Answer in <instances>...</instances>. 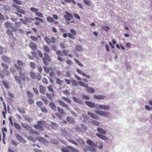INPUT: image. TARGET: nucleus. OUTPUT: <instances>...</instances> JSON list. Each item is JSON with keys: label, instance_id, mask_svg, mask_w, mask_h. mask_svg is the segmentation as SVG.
<instances>
[{"label": "nucleus", "instance_id": "f257e3e1", "mask_svg": "<svg viewBox=\"0 0 152 152\" xmlns=\"http://www.w3.org/2000/svg\"><path fill=\"white\" fill-rule=\"evenodd\" d=\"M14 66L19 71L20 76L17 75L14 76V78L18 84H21V80L23 81L26 80L29 81V78L28 77L26 72H22L21 67L18 66L16 64H15Z\"/></svg>", "mask_w": 152, "mask_h": 152}, {"label": "nucleus", "instance_id": "f03ea898", "mask_svg": "<svg viewBox=\"0 0 152 152\" xmlns=\"http://www.w3.org/2000/svg\"><path fill=\"white\" fill-rule=\"evenodd\" d=\"M87 143L90 146H87L86 148L87 150H88L92 152H94L96 151V149L94 148V147L96 145L92 141L88 140L86 141Z\"/></svg>", "mask_w": 152, "mask_h": 152}, {"label": "nucleus", "instance_id": "7ed1b4c3", "mask_svg": "<svg viewBox=\"0 0 152 152\" xmlns=\"http://www.w3.org/2000/svg\"><path fill=\"white\" fill-rule=\"evenodd\" d=\"M43 54L44 56L42 57L43 63L45 65H47L49 64V62L51 61V58L47 53H44Z\"/></svg>", "mask_w": 152, "mask_h": 152}, {"label": "nucleus", "instance_id": "20e7f679", "mask_svg": "<svg viewBox=\"0 0 152 152\" xmlns=\"http://www.w3.org/2000/svg\"><path fill=\"white\" fill-rule=\"evenodd\" d=\"M45 122L44 121H39L37 122V124L35 125L34 127L35 129L43 131L44 129L43 126L44 125Z\"/></svg>", "mask_w": 152, "mask_h": 152}, {"label": "nucleus", "instance_id": "39448f33", "mask_svg": "<svg viewBox=\"0 0 152 152\" xmlns=\"http://www.w3.org/2000/svg\"><path fill=\"white\" fill-rule=\"evenodd\" d=\"M30 75L31 77L33 79H35L37 78L38 80H40L41 79V75L40 73L38 74L37 75L35 73L32 71H31L30 72Z\"/></svg>", "mask_w": 152, "mask_h": 152}, {"label": "nucleus", "instance_id": "423d86ee", "mask_svg": "<svg viewBox=\"0 0 152 152\" xmlns=\"http://www.w3.org/2000/svg\"><path fill=\"white\" fill-rule=\"evenodd\" d=\"M65 13L66 15L64 16V17L67 21V23L68 24H70V22H69L71 20V19L73 18L72 15L70 13L65 11Z\"/></svg>", "mask_w": 152, "mask_h": 152}, {"label": "nucleus", "instance_id": "0eeeda50", "mask_svg": "<svg viewBox=\"0 0 152 152\" xmlns=\"http://www.w3.org/2000/svg\"><path fill=\"white\" fill-rule=\"evenodd\" d=\"M12 6L13 7L15 8L16 9L17 11L19 13L25 14L26 12L25 11L20 9V7L15 4H13Z\"/></svg>", "mask_w": 152, "mask_h": 152}, {"label": "nucleus", "instance_id": "6e6552de", "mask_svg": "<svg viewBox=\"0 0 152 152\" xmlns=\"http://www.w3.org/2000/svg\"><path fill=\"white\" fill-rule=\"evenodd\" d=\"M95 112L97 114L105 117H108L109 115V113L108 112L96 110H95Z\"/></svg>", "mask_w": 152, "mask_h": 152}, {"label": "nucleus", "instance_id": "1a4fd4ad", "mask_svg": "<svg viewBox=\"0 0 152 152\" xmlns=\"http://www.w3.org/2000/svg\"><path fill=\"white\" fill-rule=\"evenodd\" d=\"M96 109L99 110V109H102L104 110H108L110 108V107L108 105H101L97 106L96 107Z\"/></svg>", "mask_w": 152, "mask_h": 152}, {"label": "nucleus", "instance_id": "9d476101", "mask_svg": "<svg viewBox=\"0 0 152 152\" xmlns=\"http://www.w3.org/2000/svg\"><path fill=\"white\" fill-rule=\"evenodd\" d=\"M77 72L79 74L81 75H82L84 77H86V78L88 79H89L90 78V76L89 75L86 74L84 73H83L82 71L80 70L79 69H76Z\"/></svg>", "mask_w": 152, "mask_h": 152}, {"label": "nucleus", "instance_id": "9b49d317", "mask_svg": "<svg viewBox=\"0 0 152 152\" xmlns=\"http://www.w3.org/2000/svg\"><path fill=\"white\" fill-rule=\"evenodd\" d=\"M16 137L17 140L19 142L22 143H26V140L19 134H16Z\"/></svg>", "mask_w": 152, "mask_h": 152}, {"label": "nucleus", "instance_id": "f8f14e48", "mask_svg": "<svg viewBox=\"0 0 152 152\" xmlns=\"http://www.w3.org/2000/svg\"><path fill=\"white\" fill-rule=\"evenodd\" d=\"M29 46L31 49L34 50L37 49V45L33 42H30L29 44Z\"/></svg>", "mask_w": 152, "mask_h": 152}, {"label": "nucleus", "instance_id": "ddd939ff", "mask_svg": "<svg viewBox=\"0 0 152 152\" xmlns=\"http://www.w3.org/2000/svg\"><path fill=\"white\" fill-rule=\"evenodd\" d=\"M105 97L104 95H94L93 96V98L96 99H104Z\"/></svg>", "mask_w": 152, "mask_h": 152}, {"label": "nucleus", "instance_id": "4468645a", "mask_svg": "<svg viewBox=\"0 0 152 152\" xmlns=\"http://www.w3.org/2000/svg\"><path fill=\"white\" fill-rule=\"evenodd\" d=\"M85 103L87 105L91 107H95V104L93 102L89 101H86Z\"/></svg>", "mask_w": 152, "mask_h": 152}, {"label": "nucleus", "instance_id": "2eb2a0df", "mask_svg": "<svg viewBox=\"0 0 152 152\" xmlns=\"http://www.w3.org/2000/svg\"><path fill=\"white\" fill-rule=\"evenodd\" d=\"M96 134L97 136L103 140H106L108 139L107 137L102 134H100L98 133Z\"/></svg>", "mask_w": 152, "mask_h": 152}, {"label": "nucleus", "instance_id": "dca6fc26", "mask_svg": "<svg viewBox=\"0 0 152 152\" xmlns=\"http://www.w3.org/2000/svg\"><path fill=\"white\" fill-rule=\"evenodd\" d=\"M23 117L24 119L28 122H30L33 120V119L32 118H30L28 115H23Z\"/></svg>", "mask_w": 152, "mask_h": 152}, {"label": "nucleus", "instance_id": "f3484780", "mask_svg": "<svg viewBox=\"0 0 152 152\" xmlns=\"http://www.w3.org/2000/svg\"><path fill=\"white\" fill-rule=\"evenodd\" d=\"M39 91L40 93L43 94H44L46 90V88L42 85H40L39 86Z\"/></svg>", "mask_w": 152, "mask_h": 152}, {"label": "nucleus", "instance_id": "a211bd4d", "mask_svg": "<svg viewBox=\"0 0 152 152\" xmlns=\"http://www.w3.org/2000/svg\"><path fill=\"white\" fill-rule=\"evenodd\" d=\"M97 131L100 134L105 135L106 134V131L102 128L99 127L97 128Z\"/></svg>", "mask_w": 152, "mask_h": 152}, {"label": "nucleus", "instance_id": "6ab92c4d", "mask_svg": "<svg viewBox=\"0 0 152 152\" xmlns=\"http://www.w3.org/2000/svg\"><path fill=\"white\" fill-rule=\"evenodd\" d=\"M2 83L5 86L6 88L8 89H9V82L6 80H3L2 81Z\"/></svg>", "mask_w": 152, "mask_h": 152}, {"label": "nucleus", "instance_id": "aec40b11", "mask_svg": "<svg viewBox=\"0 0 152 152\" xmlns=\"http://www.w3.org/2000/svg\"><path fill=\"white\" fill-rule=\"evenodd\" d=\"M73 100L77 103L82 104L83 103V102L80 99H77L75 97H73L72 98Z\"/></svg>", "mask_w": 152, "mask_h": 152}, {"label": "nucleus", "instance_id": "412c9836", "mask_svg": "<svg viewBox=\"0 0 152 152\" xmlns=\"http://www.w3.org/2000/svg\"><path fill=\"white\" fill-rule=\"evenodd\" d=\"M88 114L89 116L94 119H97L98 118V116L97 115H95L94 113H92L90 112H88Z\"/></svg>", "mask_w": 152, "mask_h": 152}, {"label": "nucleus", "instance_id": "4be33fe9", "mask_svg": "<svg viewBox=\"0 0 152 152\" xmlns=\"http://www.w3.org/2000/svg\"><path fill=\"white\" fill-rule=\"evenodd\" d=\"M43 48L44 51L46 52L45 53H49L50 52V49L48 46L46 45H44Z\"/></svg>", "mask_w": 152, "mask_h": 152}, {"label": "nucleus", "instance_id": "5701e85b", "mask_svg": "<svg viewBox=\"0 0 152 152\" xmlns=\"http://www.w3.org/2000/svg\"><path fill=\"white\" fill-rule=\"evenodd\" d=\"M49 106L50 108L52 110H56V107L54 103L52 102L50 103L49 104Z\"/></svg>", "mask_w": 152, "mask_h": 152}, {"label": "nucleus", "instance_id": "b1692460", "mask_svg": "<svg viewBox=\"0 0 152 152\" xmlns=\"http://www.w3.org/2000/svg\"><path fill=\"white\" fill-rule=\"evenodd\" d=\"M14 125L15 128L18 130H20L21 129V127L19 124L16 122H15L14 123Z\"/></svg>", "mask_w": 152, "mask_h": 152}, {"label": "nucleus", "instance_id": "393cba45", "mask_svg": "<svg viewBox=\"0 0 152 152\" xmlns=\"http://www.w3.org/2000/svg\"><path fill=\"white\" fill-rule=\"evenodd\" d=\"M21 126L24 128L28 130L29 129L31 128L30 126H29L27 124L24 123H22Z\"/></svg>", "mask_w": 152, "mask_h": 152}, {"label": "nucleus", "instance_id": "a878e982", "mask_svg": "<svg viewBox=\"0 0 152 152\" xmlns=\"http://www.w3.org/2000/svg\"><path fill=\"white\" fill-rule=\"evenodd\" d=\"M58 102L60 103V104L62 105L64 107L66 108H68V105L66 104L65 103H64L61 100H59L58 101Z\"/></svg>", "mask_w": 152, "mask_h": 152}, {"label": "nucleus", "instance_id": "bb28decb", "mask_svg": "<svg viewBox=\"0 0 152 152\" xmlns=\"http://www.w3.org/2000/svg\"><path fill=\"white\" fill-rule=\"evenodd\" d=\"M86 89V91L90 93H93L94 92L95 90L94 89L91 87H88Z\"/></svg>", "mask_w": 152, "mask_h": 152}, {"label": "nucleus", "instance_id": "cd10ccee", "mask_svg": "<svg viewBox=\"0 0 152 152\" xmlns=\"http://www.w3.org/2000/svg\"><path fill=\"white\" fill-rule=\"evenodd\" d=\"M67 148L70 149L72 152H79L77 150L70 146H68Z\"/></svg>", "mask_w": 152, "mask_h": 152}, {"label": "nucleus", "instance_id": "c85d7f7f", "mask_svg": "<svg viewBox=\"0 0 152 152\" xmlns=\"http://www.w3.org/2000/svg\"><path fill=\"white\" fill-rule=\"evenodd\" d=\"M7 34L10 38L13 37V34L12 31L10 29L7 30Z\"/></svg>", "mask_w": 152, "mask_h": 152}, {"label": "nucleus", "instance_id": "c756f323", "mask_svg": "<svg viewBox=\"0 0 152 152\" xmlns=\"http://www.w3.org/2000/svg\"><path fill=\"white\" fill-rule=\"evenodd\" d=\"M56 81V83L57 84H59L60 85H62L63 81L60 80L58 78H55Z\"/></svg>", "mask_w": 152, "mask_h": 152}, {"label": "nucleus", "instance_id": "7c9ffc66", "mask_svg": "<svg viewBox=\"0 0 152 152\" xmlns=\"http://www.w3.org/2000/svg\"><path fill=\"white\" fill-rule=\"evenodd\" d=\"M78 84L80 86H83L85 88H88L89 86L88 85L84 83L83 82L81 81H79L78 82Z\"/></svg>", "mask_w": 152, "mask_h": 152}, {"label": "nucleus", "instance_id": "2f4dec72", "mask_svg": "<svg viewBox=\"0 0 152 152\" xmlns=\"http://www.w3.org/2000/svg\"><path fill=\"white\" fill-rule=\"evenodd\" d=\"M17 110L18 112L21 114H24L26 113L25 111L24 110V109L21 107H18Z\"/></svg>", "mask_w": 152, "mask_h": 152}, {"label": "nucleus", "instance_id": "473e14b6", "mask_svg": "<svg viewBox=\"0 0 152 152\" xmlns=\"http://www.w3.org/2000/svg\"><path fill=\"white\" fill-rule=\"evenodd\" d=\"M17 63L18 66V65L21 66H23L24 65V63L19 60L17 61Z\"/></svg>", "mask_w": 152, "mask_h": 152}, {"label": "nucleus", "instance_id": "72a5a7b5", "mask_svg": "<svg viewBox=\"0 0 152 152\" xmlns=\"http://www.w3.org/2000/svg\"><path fill=\"white\" fill-rule=\"evenodd\" d=\"M57 110L58 112L61 115L65 114V113L64 110L59 107H58Z\"/></svg>", "mask_w": 152, "mask_h": 152}, {"label": "nucleus", "instance_id": "f704fd0d", "mask_svg": "<svg viewBox=\"0 0 152 152\" xmlns=\"http://www.w3.org/2000/svg\"><path fill=\"white\" fill-rule=\"evenodd\" d=\"M1 58L2 60L5 62H8L9 60V58L6 56H3Z\"/></svg>", "mask_w": 152, "mask_h": 152}, {"label": "nucleus", "instance_id": "c9c22d12", "mask_svg": "<svg viewBox=\"0 0 152 152\" xmlns=\"http://www.w3.org/2000/svg\"><path fill=\"white\" fill-rule=\"evenodd\" d=\"M47 88L49 91L52 93H53L54 92V91L53 88V86H48Z\"/></svg>", "mask_w": 152, "mask_h": 152}, {"label": "nucleus", "instance_id": "e433bc0d", "mask_svg": "<svg viewBox=\"0 0 152 152\" xmlns=\"http://www.w3.org/2000/svg\"><path fill=\"white\" fill-rule=\"evenodd\" d=\"M44 40L46 43L49 45H50L51 42L50 39L47 37H45L44 38Z\"/></svg>", "mask_w": 152, "mask_h": 152}, {"label": "nucleus", "instance_id": "4c0bfd02", "mask_svg": "<svg viewBox=\"0 0 152 152\" xmlns=\"http://www.w3.org/2000/svg\"><path fill=\"white\" fill-rule=\"evenodd\" d=\"M62 98L64 100L66 101L67 103L69 104H71V102L69 98L64 96H63Z\"/></svg>", "mask_w": 152, "mask_h": 152}, {"label": "nucleus", "instance_id": "58836bf2", "mask_svg": "<svg viewBox=\"0 0 152 152\" xmlns=\"http://www.w3.org/2000/svg\"><path fill=\"white\" fill-rule=\"evenodd\" d=\"M12 1L15 4L18 5H21L22 4V2L19 0H12Z\"/></svg>", "mask_w": 152, "mask_h": 152}, {"label": "nucleus", "instance_id": "ea45409f", "mask_svg": "<svg viewBox=\"0 0 152 152\" xmlns=\"http://www.w3.org/2000/svg\"><path fill=\"white\" fill-rule=\"evenodd\" d=\"M47 20L49 22H54L53 19L50 17H48L47 18Z\"/></svg>", "mask_w": 152, "mask_h": 152}, {"label": "nucleus", "instance_id": "a19ab883", "mask_svg": "<svg viewBox=\"0 0 152 152\" xmlns=\"http://www.w3.org/2000/svg\"><path fill=\"white\" fill-rule=\"evenodd\" d=\"M31 53L33 56L35 58H38V56L37 53L35 51H31Z\"/></svg>", "mask_w": 152, "mask_h": 152}, {"label": "nucleus", "instance_id": "79ce46f5", "mask_svg": "<svg viewBox=\"0 0 152 152\" xmlns=\"http://www.w3.org/2000/svg\"><path fill=\"white\" fill-rule=\"evenodd\" d=\"M30 10L31 12H37L38 11L37 9L36 8L34 7H31L30 8Z\"/></svg>", "mask_w": 152, "mask_h": 152}, {"label": "nucleus", "instance_id": "37998d69", "mask_svg": "<svg viewBox=\"0 0 152 152\" xmlns=\"http://www.w3.org/2000/svg\"><path fill=\"white\" fill-rule=\"evenodd\" d=\"M64 94L66 96H68L70 95V93L69 91L67 90H65L63 91Z\"/></svg>", "mask_w": 152, "mask_h": 152}, {"label": "nucleus", "instance_id": "c03bdc74", "mask_svg": "<svg viewBox=\"0 0 152 152\" xmlns=\"http://www.w3.org/2000/svg\"><path fill=\"white\" fill-rule=\"evenodd\" d=\"M74 60L76 63L79 66L82 67H83V65L79 61L77 60V59H75V58H74Z\"/></svg>", "mask_w": 152, "mask_h": 152}, {"label": "nucleus", "instance_id": "a18cd8bd", "mask_svg": "<svg viewBox=\"0 0 152 152\" xmlns=\"http://www.w3.org/2000/svg\"><path fill=\"white\" fill-rule=\"evenodd\" d=\"M5 26L7 28H10L11 27V24L10 23L8 22H7L5 23Z\"/></svg>", "mask_w": 152, "mask_h": 152}, {"label": "nucleus", "instance_id": "49530a36", "mask_svg": "<svg viewBox=\"0 0 152 152\" xmlns=\"http://www.w3.org/2000/svg\"><path fill=\"white\" fill-rule=\"evenodd\" d=\"M81 127L82 129L84 131H86L87 129V127L84 125L83 124H80Z\"/></svg>", "mask_w": 152, "mask_h": 152}, {"label": "nucleus", "instance_id": "de8ad7c7", "mask_svg": "<svg viewBox=\"0 0 152 152\" xmlns=\"http://www.w3.org/2000/svg\"><path fill=\"white\" fill-rule=\"evenodd\" d=\"M66 119L70 123H73L74 122V120L72 118L70 117H67Z\"/></svg>", "mask_w": 152, "mask_h": 152}, {"label": "nucleus", "instance_id": "09e8293b", "mask_svg": "<svg viewBox=\"0 0 152 152\" xmlns=\"http://www.w3.org/2000/svg\"><path fill=\"white\" fill-rule=\"evenodd\" d=\"M41 110L44 113H47L48 112V110L45 107H41Z\"/></svg>", "mask_w": 152, "mask_h": 152}, {"label": "nucleus", "instance_id": "8fccbe9b", "mask_svg": "<svg viewBox=\"0 0 152 152\" xmlns=\"http://www.w3.org/2000/svg\"><path fill=\"white\" fill-rule=\"evenodd\" d=\"M10 71L14 75V76L15 75H16V71L13 68H12L10 69Z\"/></svg>", "mask_w": 152, "mask_h": 152}, {"label": "nucleus", "instance_id": "3c124183", "mask_svg": "<svg viewBox=\"0 0 152 152\" xmlns=\"http://www.w3.org/2000/svg\"><path fill=\"white\" fill-rule=\"evenodd\" d=\"M56 54L58 56H63V55L62 53V52L60 51H56Z\"/></svg>", "mask_w": 152, "mask_h": 152}, {"label": "nucleus", "instance_id": "603ef678", "mask_svg": "<svg viewBox=\"0 0 152 152\" xmlns=\"http://www.w3.org/2000/svg\"><path fill=\"white\" fill-rule=\"evenodd\" d=\"M36 104L37 106L39 107H41L42 105V102L39 101L37 102Z\"/></svg>", "mask_w": 152, "mask_h": 152}, {"label": "nucleus", "instance_id": "864d4df0", "mask_svg": "<svg viewBox=\"0 0 152 152\" xmlns=\"http://www.w3.org/2000/svg\"><path fill=\"white\" fill-rule=\"evenodd\" d=\"M30 38L33 41H38L39 39L37 37L34 36H31L30 37Z\"/></svg>", "mask_w": 152, "mask_h": 152}, {"label": "nucleus", "instance_id": "5fc2aeb1", "mask_svg": "<svg viewBox=\"0 0 152 152\" xmlns=\"http://www.w3.org/2000/svg\"><path fill=\"white\" fill-rule=\"evenodd\" d=\"M84 3L90 6L91 1L89 0H83Z\"/></svg>", "mask_w": 152, "mask_h": 152}, {"label": "nucleus", "instance_id": "6e6d98bb", "mask_svg": "<svg viewBox=\"0 0 152 152\" xmlns=\"http://www.w3.org/2000/svg\"><path fill=\"white\" fill-rule=\"evenodd\" d=\"M102 29L106 31H108V30L110 29L109 27L108 26H103L102 27Z\"/></svg>", "mask_w": 152, "mask_h": 152}, {"label": "nucleus", "instance_id": "4d7b16f0", "mask_svg": "<svg viewBox=\"0 0 152 152\" xmlns=\"http://www.w3.org/2000/svg\"><path fill=\"white\" fill-rule=\"evenodd\" d=\"M42 99L43 100L45 104H48V100L45 97H43L42 98Z\"/></svg>", "mask_w": 152, "mask_h": 152}, {"label": "nucleus", "instance_id": "13d9d810", "mask_svg": "<svg viewBox=\"0 0 152 152\" xmlns=\"http://www.w3.org/2000/svg\"><path fill=\"white\" fill-rule=\"evenodd\" d=\"M30 66L33 69L35 68V64L33 62H31L30 63Z\"/></svg>", "mask_w": 152, "mask_h": 152}, {"label": "nucleus", "instance_id": "bf43d9fd", "mask_svg": "<svg viewBox=\"0 0 152 152\" xmlns=\"http://www.w3.org/2000/svg\"><path fill=\"white\" fill-rule=\"evenodd\" d=\"M76 49L78 51H81L82 50V47L81 46L77 45L76 47Z\"/></svg>", "mask_w": 152, "mask_h": 152}, {"label": "nucleus", "instance_id": "052dcab7", "mask_svg": "<svg viewBox=\"0 0 152 152\" xmlns=\"http://www.w3.org/2000/svg\"><path fill=\"white\" fill-rule=\"evenodd\" d=\"M44 69L45 72L47 73H48L50 72V69L49 68L45 66H44Z\"/></svg>", "mask_w": 152, "mask_h": 152}, {"label": "nucleus", "instance_id": "680f3d73", "mask_svg": "<svg viewBox=\"0 0 152 152\" xmlns=\"http://www.w3.org/2000/svg\"><path fill=\"white\" fill-rule=\"evenodd\" d=\"M42 82L45 84H47L48 83V80L45 78H43L42 80Z\"/></svg>", "mask_w": 152, "mask_h": 152}, {"label": "nucleus", "instance_id": "e2e57ef3", "mask_svg": "<svg viewBox=\"0 0 152 152\" xmlns=\"http://www.w3.org/2000/svg\"><path fill=\"white\" fill-rule=\"evenodd\" d=\"M57 59L59 61L63 62L65 61V59L64 58H63L61 57L60 56H58L57 57Z\"/></svg>", "mask_w": 152, "mask_h": 152}, {"label": "nucleus", "instance_id": "0e129e2a", "mask_svg": "<svg viewBox=\"0 0 152 152\" xmlns=\"http://www.w3.org/2000/svg\"><path fill=\"white\" fill-rule=\"evenodd\" d=\"M36 15L39 17L41 18H43L44 17V16L42 14L41 12H37L36 13Z\"/></svg>", "mask_w": 152, "mask_h": 152}, {"label": "nucleus", "instance_id": "69168bd1", "mask_svg": "<svg viewBox=\"0 0 152 152\" xmlns=\"http://www.w3.org/2000/svg\"><path fill=\"white\" fill-rule=\"evenodd\" d=\"M37 53L39 56L40 58H42L43 57V55L42 52L40 50H38L37 51Z\"/></svg>", "mask_w": 152, "mask_h": 152}, {"label": "nucleus", "instance_id": "338daca9", "mask_svg": "<svg viewBox=\"0 0 152 152\" xmlns=\"http://www.w3.org/2000/svg\"><path fill=\"white\" fill-rule=\"evenodd\" d=\"M71 83L72 85L75 86H76L77 85L76 81L74 80H72L71 81Z\"/></svg>", "mask_w": 152, "mask_h": 152}, {"label": "nucleus", "instance_id": "774afa93", "mask_svg": "<svg viewBox=\"0 0 152 152\" xmlns=\"http://www.w3.org/2000/svg\"><path fill=\"white\" fill-rule=\"evenodd\" d=\"M61 150L63 152H70L69 150L66 148H61Z\"/></svg>", "mask_w": 152, "mask_h": 152}]
</instances>
